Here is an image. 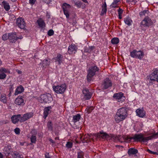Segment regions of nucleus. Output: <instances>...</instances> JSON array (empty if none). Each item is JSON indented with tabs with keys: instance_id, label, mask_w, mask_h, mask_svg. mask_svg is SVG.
<instances>
[{
	"instance_id": "nucleus-26",
	"label": "nucleus",
	"mask_w": 158,
	"mask_h": 158,
	"mask_svg": "<svg viewBox=\"0 0 158 158\" xmlns=\"http://www.w3.org/2000/svg\"><path fill=\"white\" fill-rule=\"evenodd\" d=\"M55 62H57L58 64H60L62 63L63 61V56L60 54H58L57 56L55 58Z\"/></svg>"
},
{
	"instance_id": "nucleus-56",
	"label": "nucleus",
	"mask_w": 158,
	"mask_h": 158,
	"mask_svg": "<svg viewBox=\"0 0 158 158\" xmlns=\"http://www.w3.org/2000/svg\"><path fill=\"white\" fill-rule=\"evenodd\" d=\"M82 1L85 2L87 3V0H82Z\"/></svg>"
},
{
	"instance_id": "nucleus-14",
	"label": "nucleus",
	"mask_w": 158,
	"mask_h": 158,
	"mask_svg": "<svg viewBox=\"0 0 158 158\" xmlns=\"http://www.w3.org/2000/svg\"><path fill=\"white\" fill-rule=\"evenodd\" d=\"M33 116V113L31 112L27 113L24 114L23 117H21L20 120V122H23L31 118Z\"/></svg>"
},
{
	"instance_id": "nucleus-32",
	"label": "nucleus",
	"mask_w": 158,
	"mask_h": 158,
	"mask_svg": "<svg viewBox=\"0 0 158 158\" xmlns=\"http://www.w3.org/2000/svg\"><path fill=\"white\" fill-rule=\"evenodd\" d=\"M137 152L138 151L137 150L133 148H131L129 149L128 153L130 156H131L136 154Z\"/></svg>"
},
{
	"instance_id": "nucleus-51",
	"label": "nucleus",
	"mask_w": 158,
	"mask_h": 158,
	"mask_svg": "<svg viewBox=\"0 0 158 158\" xmlns=\"http://www.w3.org/2000/svg\"><path fill=\"white\" fill-rule=\"evenodd\" d=\"M129 2H132L134 4H135L139 0H129Z\"/></svg>"
},
{
	"instance_id": "nucleus-33",
	"label": "nucleus",
	"mask_w": 158,
	"mask_h": 158,
	"mask_svg": "<svg viewBox=\"0 0 158 158\" xmlns=\"http://www.w3.org/2000/svg\"><path fill=\"white\" fill-rule=\"evenodd\" d=\"M50 64L49 59H44L42 62V65L44 67H46L48 66Z\"/></svg>"
},
{
	"instance_id": "nucleus-42",
	"label": "nucleus",
	"mask_w": 158,
	"mask_h": 158,
	"mask_svg": "<svg viewBox=\"0 0 158 158\" xmlns=\"http://www.w3.org/2000/svg\"><path fill=\"white\" fill-rule=\"evenodd\" d=\"M14 132L16 134L19 135L20 132V129L19 128H16L14 130Z\"/></svg>"
},
{
	"instance_id": "nucleus-58",
	"label": "nucleus",
	"mask_w": 158,
	"mask_h": 158,
	"mask_svg": "<svg viewBox=\"0 0 158 158\" xmlns=\"http://www.w3.org/2000/svg\"><path fill=\"white\" fill-rule=\"evenodd\" d=\"M20 144L21 145H23V143H20Z\"/></svg>"
},
{
	"instance_id": "nucleus-46",
	"label": "nucleus",
	"mask_w": 158,
	"mask_h": 158,
	"mask_svg": "<svg viewBox=\"0 0 158 158\" xmlns=\"http://www.w3.org/2000/svg\"><path fill=\"white\" fill-rule=\"evenodd\" d=\"M13 158H23V157H21L20 155L19 154H15V156Z\"/></svg>"
},
{
	"instance_id": "nucleus-41",
	"label": "nucleus",
	"mask_w": 158,
	"mask_h": 158,
	"mask_svg": "<svg viewBox=\"0 0 158 158\" xmlns=\"http://www.w3.org/2000/svg\"><path fill=\"white\" fill-rule=\"evenodd\" d=\"M8 34L7 35L6 34H5L3 35L2 36V39L3 40H6L8 39Z\"/></svg>"
},
{
	"instance_id": "nucleus-29",
	"label": "nucleus",
	"mask_w": 158,
	"mask_h": 158,
	"mask_svg": "<svg viewBox=\"0 0 158 158\" xmlns=\"http://www.w3.org/2000/svg\"><path fill=\"white\" fill-rule=\"evenodd\" d=\"M0 100L1 102L4 103H6L7 101V98L6 97V94H2L0 96Z\"/></svg>"
},
{
	"instance_id": "nucleus-16",
	"label": "nucleus",
	"mask_w": 158,
	"mask_h": 158,
	"mask_svg": "<svg viewBox=\"0 0 158 158\" xmlns=\"http://www.w3.org/2000/svg\"><path fill=\"white\" fill-rule=\"evenodd\" d=\"M77 47L75 45L72 44L69 47L68 52L69 54L75 53L77 51Z\"/></svg>"
},
{
	"instance_id": "nucleus-57",
	"label": "nucleus",
	"mask_w": 158,
	"mask_h": 158,
	"mask_svg": "<svg viewBox=\"0 0 158 158\" xmlns=\"http://www.w3.org/2000/svg\"><path fill=\"white\" fill-rule=\"evenodd\" d=\"M12 2H15L17 0H11Z\"/></svg>"
},
{
	"instance_id": "nucleus-52",
	"label": "nucleus",
	"mask_w": 158,
	"mask_h": 158,
	"mask_svg": "<svg viewBox=\"0 0 158 158\" xmlns=\"http://www.w3.org/2000/svg\"><path fill=\"white\" fill-rule=\"evenodd\" d=\"M45 158H50L48 153H46L45 155Z\"/></svg>"
},
{
	"instance_id": "nucleus-48",
	"label": "nucleus",
	"mask_w": 158,
	"mask_h": 158,
	"mask_svg": "<svg viewBox=\"0 0 158 158\" xmlns=\"http://www.w3.org/2000/svg\"><path fill=\"white\" fill-rule=\"evenodd\" d=\"M35 1L36 0H29V2L31 5H32L35 4Z\"/></svg>"
},
{
	"instance_id": "nucleus-18",
	"label": "nucleus",
	"mask_w": 158,
	"mask_h": 158,
	"mask_svg": "<svg viewBox=\"0 0 158 158\" xmlns=\"http://www.w3.org/2000/svg\"><path fill=\"white\" fill-rule=\"evenodd\" d=\"M15 103L17 105L23 106L25 104L24 100L22 96L18 97L15 100Z\"/></svg>"
},
{
	"instance_id": "nucleus-38",
	"label": "nucleus",
	"mask_w": 158,
	"mask_h": 158,
	"mask_svg": "<svg viewBox=\"0 0 158 158\" xmlns=\"http://www.w3.org/2000/svg\"><path fill=\"white\" fill-rule=\"evenodd\" d=\"M148 10H145L140 12L139 13V15L141 16H143V15H145L146 14H148Z\"/></svg>"
},
{
	"instance_id": "nucleus-12",
	"label": "nucleus",
	"mask_w": 158,
	"mask_h": 158,
	"mask_svg": "<svg viewBox=\"0 0 158 158\" xmlns=\"http://www.w3.org/2000/svg\"><path fill=\"white\" fill-rule=\"evenodd\" d=\"M113 97L117 99L119 102H123L125 99V98L123 96L122 93H119L114 94Z\"/></svg>"
},
{
	"instance_id": "nucleus-7",
	"label": "nucleus",
	"mask_w": 158,
	"mask_h": 158,
	"mask_svg": "<svg viewBox=\"0 0 158 158\" xmlns=\"http://www.w3.org/2000/svg\"><path fill=\"white\" fill-rule=\"evenodd\" d=\"M155 22V20L152 21L149 17H146L141 23L140 26L141 27H149L152 25Z\"/></svg>"
},
{
	"instance_id": "nucleus-40",
	"label": "nucleus",
	"mask_w": 158,
	"mask_h": 158,
	"mask_svg": "<svg viewBox=\"0 0 158 158\" xmlns=\"http://www.w3.org/2000/svg\"><path fill=\"white\" fill-rule=\"evenodd\" d=\"M66 145L67 148H71L72 147L73 143L71 142H67Z\"/></svg>"
},
{
	"instance_id": "nucleus-30",
	"label": "nucleus",
	"mask_w": 158,
	"mask_h": 158,
	"mask_svg": "<svg viewBox=\"0 0 158 158\" xmlns=\"http://www.w3.org/2000/svg\"><path fill=\"white\" fill-rule=\"evenodd\" d=\"M120 0H114V2L112 3L110 6L111 8H117L118 7V2Z\"/></svg>"
},
{
	"instance_id": "nucleus-5",
	"label": "nucleus",
	"mask_w": 158,
	"mask_h": 158,
	"mask_svg": "<svg viewBox=\"0 0 158 158\" xmlns=\"http://www.w3.org/2000/svg\"><path fill=\"white\" fill-rule=\"evenodd\" d=\"M98 70V68L95 65L89 68L87 76L88 81L90 82L92 80L93 77L95 74L96 72Z\"/></svg>"
},
{
	"instance_id": "nucleus-36",
	"label": "nucleus",
	"mask_w": 158,
	"mask_h": 158,
	"mask_svg": "<svg viewBox=\"0 0 158 158\" xmlns=\"http://www.w3.org/2000/svg\"><path fill=\"white\" fill-rule=\"evenodd\" d=\"M74 2L75 5L77 7L80 8L82 5V3L80 1H77L76 0H74L73 1Z\"/></svg>"
},
{
	"instance_id": "nucleus-1",
	"label": "nucleus",
	"mask_w": 158,
	"mask_h": 158,
	"mask_svg": "<svg viewBox=\"0 0 158 158\" xmlns=\"http://www.w3.org/2000/svg\"><path fill=\"white\" fill-rule=\"evenodd\" d=\"M158 137V132L154 133L151 136L144 137L142 134H136L132 137L128 138L130 141L133 139L134 141H139L143 143L147 142L149 140L153 138Z\"/></svg>"
},
{
	"instance_id": "nucleus-9",
	"label": "nucleus",
	"mask_w": 158,
	"mask_h": 158,
	"mask_svg": "<svg viewBox=\"0 0 158 158\" xmlns=\"http://www.w3.org/2000/svg\"><path fill=\"white\" fill-rule=\"evenodd\" d=\"M130 55L131 56L134 58H137L139 60H141L144 56V53L141 51H137L134 50L130 52Z\"/></svg>"
},
{
	"instance_id": "nucleus-20",
	"label": "nucleus",
	"mask_w": 158,
	"mask_h": 158,
	"mask_svg": "<svg viewBox=\"0 0 158 158\" xmlns=\"http://www.w3.org/2000/svg\"><path fill=\"white\" fill-rule=\"evenodd\" d=\"M7 72V70L4 68H1L0 69V79H5L6 77V75L5 73Z\"/></svg>"
},
{
	"instance_id": "nucleus-28",
	"label": "nucleus",
	"mask_w": 158,
	"mask_h": 158,
	"mask_svg": "<svg viewBox=\"0 0 158 158\" xmlns=\"http://www.w3.org/2000/svg\"><path fill=\"white\" fill-rule=\"evenodd\" d=\"M106 7V3L105 2V3L102 6V9L100 14L101 15H104L106 14L107 11Z\"/></svg>"
},
{
	"instance_id": "nucleus-27",
	"label": "nucleus",
	"mask_w": 158,
	"mask_h": 158,
	"mask_svg": "<svg viewBox=\"0 0 158 158\" xmlns=\"http://www.w3.org/2000/svg\"><path fill=\"white\" fill-rule=\"evenodd\" d=\"M37 23L40 27L44 28L45 26V24L44 21L41 19H40L37 20Z\"/></svg>"
},
{
	"instance_id": "nucleus-37",
	"label": "nucleus",
	"mask_w": 158,
	"mask_h": 158,
	"mask_svg": "<svg viewBox=\"0 0 158 158\" xmlns=\"http://www.w3.org/2000/svg\"><path fill=\"white\" fill-rule=\"evenodd\" d=\"M93 109L94 107H93L91 106L89 107H87L85 110V111L87 114H89L91 112Z\"/></svg>"
},
{
	"instance_id": "nucleus-3",
	"label": "nucleus",
	"mask_w": 158,
	"mask_h": 158,
	"mask_svg": "<svg viewBox=\"0 0 158 158\" xmlns=\"http://www.w3.org/2000/svg\"><path fill=\"white\" fill-rule=\"evenodd\" d=\"M147 79H149V85H152L154 81L158 82V70L156 69H154L153 72L147 77Z\"/></svg>"
},
{
	"instance_id": "nucleus-34",
	"label": "nucleus",
	"mask_w": 158,
	"mask_h": 158,
	"mask_svg": "<svg viewBox=\"0 0 158 158\" xmlns=\"http://www.w3.org/2000/svg\"><path fill=\"white\" fill-rule=\"evenodd\" d=\"M119 40L118 38L114 37L111 40V43L113 44H117L119 42Z\"/></svg>"
},
{
	"instance_id": "nucleus-13",
	"label": "nucleus",
	"mask_w": 158,
	"mask_h": 158,
	"mask_svg": "<svg viewBox=\"0 0 158 158\" xmlns=\"http://www.w3.org/2000/svg\"><path fill=\"white\" fill-rule=\"evenodd\" d=\"M17 24L21 29H24L25 28V23L23 19L22 18H18L17 19Z\"/></svg>"
},
{
	"instance_id": "nucleus-10",
	"label": "nucleus",
	"mask_w": 158,
	"mask_h": 158,
	"mask_svg": "<svg viewBox=\"0 0 158 158\" xmlns=\"http://www.w3.org/2000/svg\"><path fill=\"white\" fill-rule=\"evenodd\" d=\"M64 15L67 19H69V12L71 8L70 5L66 3H64L62 6Z\"/></svg>"
},
{
	"instance_id": "nucleus-44",
	"label": "nucleus",
	"mask_w": 158,
	"mask_h": 158,
	"mask_svg": "<svg viewBox=\"0 0 158 158\" xmlns=\"http://www.w3.org/2000/svg\"><path fill=\"white\" fill-rule=\"evenodd\" d=\"M10 148V146H8L7 147H5L4 148V150L6 151L7 152V153H8L9 152V151Z\"/></svg>"
},
{
	"instance_id": "nucleus-23",
	"label": "nucleus",
	"mask_w": 158,
	"mask_h": 158,
	"mask_svg": "<svg viewBox=\"0 0 158 158\" xmlns=\"http://www.w3.org/2000/svg\"><path fill=\"white\" fill-rule=\"evenodd\" d=\"M125 23L128 26H130L132 24L133 21L131 18L128 16H127L124 19Z\"/></svg>"
},
{
	"instance_id": "nucleus-21",
	"label": "nucleus",
	"mask_w": 158,
	"mask_h": 158,
	"mask_svg": "<svg viewBox=\"0 0 158 158\" xmlns=\"http://www.w3.org/2000/svg\"><path fill=\"white\" fill-rule=\"evenodd\" d=\"M21 117L20 114H17L13 115L11 118L12 123L14 124L17 123L19 120L20 121Z\"/></svg>"
},
{
	"instance_id": "nucleus-50",
	"label": "nucleus",
	"mask_w": 158,
	"mask_h": 158,
	"mask_svg": "<svg viewBox=\"0 0 158 158\" xmlns=\"http://www.w3.org/2000/svg\"><path fill=\"white\" fill-rule=\"evenodd\" d=\"M43 1L47 4H49L51 2V0H43Z\"/></svg>"
},
{
	"instance_id": "nucleus-31",
	"label": "nucleus",
	"mask_w": 158,
	"mask_h": 158,
	"mask_svg": "<svg viewBox=\"0 0 158 158\" xmlns=\"http://www.w3.org/2000/svg\"><path fill=\"white\" fill-rule=\"evenodd\" d=\"M2 5L3 6L4 8L6 11H8L10 9V6L9 3L3 1L2 2Z\"/></svg>"
},
{
	"instance_id": "nucleus-15",
	"label": "nucleus",
	"mask_w": 158,
	"mask_h": 158,
	"mask_svg": "<svg viewBox=\"0 0 158 158\" xmlns=\"http://www.w3.org/2000/svg\"><path fill=\"white\" fill-rule=\"evenodd\" d=\"M112 85V83L110 80L108 78L105 79L102 84L103 88L105 89H106L110 87Z\"/></svg>"
},
{
	"instance_id": "nucleus-17",
	"label": "nucleus",
	"mask_w": 158,
	"mask_h": 158,
	"mask_svg": "<svg viewBox=\"0 0 158 158\" xmlns=\"http://www.w3.org/2000/svg\"><path fill=\"white\" fill-rule=\"evenodd\" d=\"M83 93L84 95V98L85 100L90 99L92 96V94L87 89H84L83 90Z\"/></svg>"
},
{
	"instance_id": "nucleus-19",
	"label": "nucleus",
	"mask_w": 158,
	"mask_h": 158,
	"mask_svg": "<svg viewBox=\"0 0 158 158\" xmlns=\"http://www.w3.org/2000/svg\"><path fill=\"white\" fill-rule=\"evenodd\" d=\"M135 112L137 115L139 117L143 118L145 116V111L143 108L137 109Z\"/></svg>"
},
{
	"instance_id": "nucleus-6",
	"label": "nucleus",
	"mask_w": 158,
	"mask_h": 158,
	"mask_svg": "<svg viewBox=\"0 0 158 158\" xmlns=\"http://www.w3.org/2000/svg\"><path fill=\"white\" fill-rule=\"evenodd\" d=\"M53 90L57 94H62L64 93L67 88V86L65 83L57 85L52 86Z\"/></svg>"
},
{
	"instance_id": "nucleus-4",
	"label": "nucleus",
	"mask_w": 158,
	"mask_h": 158,
	"mask_svg": "<svg viewBox=\"0 0 158 158\" xmlns=\"http://www.w3.org/2000/svg\"><path fill=\"white\" fill-rule=\"evenodd\" d=\"M96 136L98 138H102L103 139H106L107 140L110 139L116 141L118 139V137L113 134L109 135L103 131H101L96 135Z\"/></svg>"
},
{
	"instance_id": "nucleus-47",
	"label": "nucleus",
	"mask_w": 158,
	"mask_h": 158,
	"mask_svg": "<svg viewBox=\"0 0 158 158\" xmlns=\"http://www.w3.org/2000/svg\"><path fill=\"white\" fill-rule=\"evenodd\" d=\"M83 156V154L82 153H78L77 158H82Z\"/></svg>"
},
{
	"instance_id": "nucleus-43",
	"label": "nucleus",
	"mask_w": 158,
	"mask_h": 158,
	"mask_svg": "<svg viewBox=\"0 0 158 158\" xmlns=\"http://www.w3.org/2000/svg\"><path fill=\"white\" fill-rule=\"evenodd\" d=\"M48 35L50 36H52L54 34V31L52 30H50L48 32Z\"/></svg>"
},
{
	"instance_id": "nucleus-22",
	"label": "nucleus",
	"mask_w": 158,
	"mask_h": 158,
	"mask_svg": "<svg viewBox=\"0 0 158 158\" xmlns=\"http://www.w3.org/2000/svg\"><path fill=\"white\" fill-rule=\"evenodd\" d=\"M51 109L52 107L51 106H48L44 109L43 117L44 119L46 118L48 115V114L51 112Z\"/></svg>"
},
{
	"instance_id": "nucleus-24",
	"label": "nucleus",
	"mask_w": 158,
	"mask_h": 158,
	"mask_svg": "<svg viewBox=\"0 0 158 158\" xmlns=\"http://www.w3.org/2000/svg\"><path fill=\"white\" fill-rule=\"evenodd\" d=\"M24 90L23 87L22 85H19L16 89L15 93V95H17L23 92Z\"/></svg>"
},
{
	"instance_id": "nucleus-25",
	"label": "nucleus",
	"mask_w": 158,
	"mask_h": 158,
	"mask_svg": "<svg viewBox=\"0 0 158 158\" xmlns=\"http://www.w3.org/2000/svg\"><path fill=\"white\" fill-rule=\"evenodd\" d=\"M31 133L33 134L31 138V142L32 143H35L36 141V135L37 133V132L35 130H32L31 131Z\"/></svg>"
},
{
	"instance_id": "nucleus-39",
	"label": "nucleus",
	"mask_w": 158,
	"mask_h": 158,
	"mask_svg": "<svg viewBox=\"0 0 158 158\" xmlns=\"http://www.w3.org/2000/svg\"><path fill=\"white\" fill-rule=\"evenodd\" d=\"M47 126L48 128V129L50 130H52V124L51 122L49 121L47 123Z\"/></svg>"
},
{
	"instance_id": "nucleus-2",
	"label": "nucleus",
	"mask_w": 158,
	"mask_h": 158,
	"mask_svg": "<svg viewBox=\"0 0 158 158\" xmlns=\"http://www.w3.org/2000/svg\"><path fill=\"white\" fill-rule=\"evenodd\" d=\"M127 116L126 109L125 108H120L118 110L114 116L115 121L116 123H118L124 120Z\"/></svg>"
},
{
	"instance_id": "nucleus-45",
	"label": "nucleus",
	"mask_w": 158,
	"mask_h": 158,
	"mask_svg": "<svg viewBox=\"0 0 158 158\" xmlns=\"http://www.w3.org/2000/svg\"><path fill=\"white\" fill-rule=\"evenodd\" d=\"M147 151L149 153L151 154L157 155V151L156 152H152L149 149H148L147 150Z\"/></svg>"
},
{
	"instance_id": "nucleus-49",
	"label": "nucleus",
	"mask_w": 158,
	"mask_h": 158,
	"mask_svg": "<svg viewBox=\"0 0 158 158\" xmlns=\"http://www.w3.org/2000/svg\"><path fill=\"white\" fill-rule=\"evenodd\" d=\"M118 15H122V14L123 13V10H122V9L119 8L118 10Z\"/></svg>"
},
{
	"instance_id": "nucleus-54",
	"label": "nucleus",
	"mask_w": 158,
	"mask_h": 158,
	"mask_svg": "<svg viewBox=\"0 0 158 158\" xmlns=\"http://www.w3.org/2000/svg\"><path fill=\"white\" fill-rule=\"evenodd\" d=\"M49 141L52 143H54V141H53L52 139H50Z\"/></svg>"
},
{
	"instance_id": "nucleus-8",
	"label": "nucleus",
	"mask_w": 158,
	"mask_h": 158,
	"mask_svg": "<svg viewBox=\"0 0 158 158\" xmlns=\"http://www.w3.org/2000/svg\"><path fill=\"white\" fill-rule=\"evenodd\" d=\"M52 100V98L50 94H47L41 95L38 100L41 103H49Z\"/></svg>"
},
{
	"instance_id": "nucleus-53",
	"label": "nucleus",
	"mask_w": 158,
	"mask_h": 158,
	"mask_svg": "<svg viewBox=\"0 0 158 158\" xmlns=\"http://www.w3.org/2000/svg\"><path fill=\"white\" fill-rule=\"evenodd\" d=\"M118 18L120 19L122 18V15H118Z\"/></svg>"
},
{
	"instance_id": "nucleus-59",
	"label": "nucleus",
	"mask_w": 158,
	"mask_h": 158,
	"mask_svg": "<svg viewBox=\"0 0 158 158\" xmlns=\"http://www.w3.org/2000/svg\"><path fill=\"white\" fill-rule=\"evenodd\" d=\"M58 139V138H56V139Z\"/></svg>"
},
{
	"instance_id": "nucleus-35",
	"label": "nucleus",
	"mask_w": 158,
	"mask_h": 158,
	"mask_svg": "<svg viewBox=\"0 0 158 158\" xmlns=\"http://www.w3.org/2000/svg\"><path fill=\"white\" fill-rule=\"evenodd\" d=\"M80 117L81 116L79 114L74 116L73 118V122L76 123L78 121L80 118Z\"/></svg>"
},
{
	"instance_id": "nucleus-11",
	"label": "nucleus",
	"mask_w": 158,
	"mask_h": 158,
	"mask_svg": "<svg viewBox=\"0 0 158 158\" xmlns=\"http://www.w3.org/2000/svg\"><path fill=\"white\" fill-rule=\"evenodd\" d=\"M23 37L20 36L17 37L15 33H8V39L11 42H15L18 39H22Z\"/></svg>"
},
{
	"instance_id": "nucleus-55",
	"label": "nucleus",
	"mask_w": 158,
	"mask_h": 158,
	"mask_svg": "<svg viewBox=\"0 0 158 158\" xmlns=\"http://www.w3.org/2000/svg\"><path fill=\"white\" fill-rule=\"evenodd\" d=\"M3 156L2 154L0 153V158H2Z\"/></svg>"
}]
</instances>
